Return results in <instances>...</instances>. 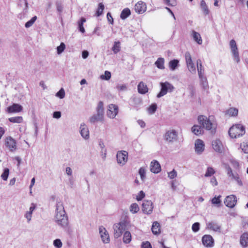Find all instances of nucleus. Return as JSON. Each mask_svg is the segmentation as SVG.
<instances>
[{
    "instance_id": "1",
    "label": "nucleus",
    "mask_w": 248,
    "mask_h": 248,
    "mask_svg": "<svg viewBox=\"0 0 248 248\" xmlns=\"http://www.w3.org/2000/svg\"><path fill=\"white\" fill-rule=\"evenodd\" d=\"M55 221L57 224L62 228L68 234L72 233V230L69 224L68 218L64 208L63 203L57 201L56 205Z\"/></svg>"
},
{
    "instance_id": "2",
    "label": "nucleus",
    "mask_w": 248,
    "mask_h": 248,
    "mask_svg": "<svg viewBox=\"0 0 248 248\" xmlns=\"http://www.w3.org/2000/svg\"><path fill=\"white\" fill-rule=\"evenodd\" d=\"M199 123L202 125V128L207 130H211L212 133L215 132L216 128V124L214 122L213 116H210L208 118L204 115L198 116Z\"/></svg>"
},
{
    "instance_id": "3",
    "label": "nucleus",
    "mask_w": 248,
    "mask_h": 248,
    "mask_svg": "<svg viewBox=\"0 0 248 248\" xmlns=\"http://www.w3.org/2000/svg\"><path fill=\"white\" fill-rule=\"evenodd\" d=\"M246 132L245 127L241 124L233 125L229 130V134L232 138H238L243 136Z\"/></svg>"
},
{
    "instance_id": "4",
    "label": "nucleus",
    "mask_w": 248,
    "mask_h": 248,
    "mask_svg": "<svg viewBox=\"0 0 248 248\" xmlns=\"http://www.w3.org/2000/svg\"><path fill=\"white\" fill-rule=\"evenodd\" d=\"M96 114H93L89 119V122L91 124H94L96 122L104 121V107L103 103L100 101L96 108Z\"/></svg>"
},
{
    "instance_id": "5",
    "label": "nucleus",
    "mask_w": 248,
    "mask_h": 248,
    "mask_svg": "<svg viewBox=\"0 0 248 248\" xmlns=\"http://www.w3.org/2000/svg\"><path fill=\"white\" fill-rule=\"evenodd\" d=\"M128 222L123 220L118 223L113 225L114 236L115 238H118L122 235L124 231L127 229Z\"/></svg>"
},
{
    "instance_id": "6",
    "label": "nucleus",
    "mask_w": 248,
    "mask_h": 248,
    "mask_svg": "<svg viewBox=\"0 0 248 248\" xmlns=\"http://www.w3.org/2000/svg\"><path fill=\"white\" fill-rule=\"evenodd\" d=\"M226 169L229 177H230L232 181H234L238 186H243V183L242 181L240 172H233L232 168L229 166H227L226 167Z\"/></svg>"
},
{
    "instance_id": "7",
    "label": "nucleus",
    "mask_w": 248,
    "mask_h": 248,
    "mask_svg": "<svg viewBox=\"0 0 248 248\" xmlns=\"http://www.w3.org/2000/svg\"><path fill=\"white\" fill-rule=\"evenodd\" d=\"M161 91L157 94V97L160 98L164 95H166L168 92L171 93L174 89V86L168 82H161Z\"/></svg>"
},
{
    "instance_id": "8",
    "label": "nucleus",
    "mask_w": 248,
    "mask_h": 248,
    "mask_svg": "<svg viewBox=\"0 0 248 248\" xmlns=\"http://www.w3.org/2000/svg\"><path fill=\"white\" fill-rule=\"evenodd\" d=\"M164 140L169 143H173L178 140V133L174 129H170L166 132L164 135Z\"/></svg>"
},
{
    "instance_id": "9",
    "label": "nucleus",
    "mask_w": 248,
    "mask_h": 248,
    "mask_svg": "<svg viewBox=\"0 0 248 248\" xmlns=\"http://www.w3.org/2000/svg\"><path fill=\"white\" fill-rule=\"evenodd\" d=\"M117 163L123 166L125 164L128 160V153L125 151H119L116 155Z\"/></svg>"
},
{
    "instance_id": "10",
    "label": "nucleus",
    "mask_w": 248,
    "mask_h": 248,
    "mask_svg": "<svg viewBox=\"0 0 248 248\" xmlns=\"http://www.w3.org/2000/svg\"><path fill=\"white\" fill-rule=\"evenodd\" d=\"M230 46L234 61L237 63L239 62H240L239 53L236 43L234 40L232 39L231 40L230 42Z\"/></svg>"
},
{
    "instance_id": "11",
    "label": "nucleus",
    "mask_w": 248,
    "mask_h": 248,
    "mask_svg": "<svg viewBox=\"0 0 248 248\" xmlns=\"http://www.w3.org/2000/svg\"><path fill=\"white\" fill-rule=\"evenodd\" d=\"M118 113V107L114 104H110L108 106V108L107 112L108 117L110 118H114Z\"/></svg>"
},
{
    "instance_id": "12",
    "label": "nucleus",
    "mask_w": 248,
    "mask_h": 248,
    "mask_svg": "<svg viewBox=\"0 0 248 248\" xmlns=\"http://www.w3.org/2000/svg\"><path fill=\"white\" fill-rule=\"evenodd\" d=\"M153 209V204L151 201H144L142 204L143 212L147 214H151Z\"/></svg>"
},
{
    "instance_id": "13",
    "label": "nucleus",
    "mask_w": 248,
    "mask_h": 248,
    "mask_svg": "<svg viewBox=\"0 0 248 248\" xmlns=\"http://www.w3.org/2000/svg\"><path fill=\"white\" fill-rule=\"evenodd\" d=\"M99 231L102 242L106 244L108 243L110 241L109 236L106 229L104 227L100 226Z\"/></svg>"
},
{
    "instance_id": "14",
    "label": "nucleus",
    "mask_w": 248,
    "mask_h": 248,
    "mask_svg": "<svg viewBox=\"0 0 248 248\" xmlns=\"http://www.w3.org/2000/svg\"><path fill=\"white\" fill-rule=\"evenodd\" d=\"M236 197L234 195H231L226 197L224 201V204L228 207L232 208L236 204Z\"/></svg>"
},
{
    "instance_id": "15",
    "label": "nucleus",
    "mask_w": 248,
    "mask_h": 248,
    "mask_svg": "<svg viewBox=\"0 0 248 248\" xmlns=\"http://www.w3.org/2000/svg\"><path fill=\"white\" fill-rule=\"evenodd\" d=\"M206 229L213 231L216 232H220L221 227L219 224L215 221L207 222L206 223Z\"/></svg>"
},
{
    "instance_id": "16",
    "label": "nucleus",
    "mask_w": 248,
    "mask_h": 248,
    "mask_svg": "<svg viewBox=\"0 0 248 248\" xmlns=\"http://www.w3.org/2000/svg\"><path fill=\"white\" fill-rule=\"evenodd\" d=\"M19 5L21 7H23V12L18 15V17L22 19L24 18L28 12V3L27 0H20Z\"/></svg>"
},
{
    "instance_id": "17",
    "label": "nucleus",
    "mask_w": 248,
    "mask_h": 248,
    "mask_svg": "<svg viewBox=\"0 0 248 248\" xmlns=\"http://www.w3.org/2000/svg\"><path fill=\"white\" fill-rule=\"evenodd\" d=\"M135 12L139 14L144 13L147 9L146 4L142 1H138L135 5Z\"/></svg>"
},
{
    "instance_id": "18",
    "label": "nucleus",
    "mask_w": 248,
    "mask_h": 248,
    "mask_svg": "<svg viewBox=\"0 0 248 248\" xmlns=\"http://www.w3.org/2000/svg\"><path fill=\"white\" fill-rule=\"evenodd\" d=\"M204 144L203 141L200 139L196 140L195 143V149L197 154H201L204 150Z\"/></svg>"
},
{
    "instance_id": "19",
    "label": "nucleus",
    "mask_w": 248,
    "mask_h": 248,
    "mask_svg": "<svg viewBox=\"0 0 248 248\" xmlns=\"http://www.w3.org/2000/svg\"><path fill=\"white\" fill-rule=\"evenodd\" d=\"M79 132L81 136L85 140L89 138V131L85 123L81 124L79 127Z\"/></svg>"
},
{
    "instance_id": "20",
    "label": "nucleus",
    "mask_w": 248,
    "mask_h": 248,
    "mask_svg": "<svg viewBox=\"0 0 248 248\" xmlns=\"http://www.w3.org/2000/svg\"><path fill=\"white\" fill-rule=\"evenodd\" d=\"M8 113H18L22 111L23 107L18 104H13L7 108Z\"/></svg>"
},
{
    "instance_id": "21",
    "label": "nucleus",
    "mask_w": 248,
    "mask_h": 248,
    "mask_svg": "<svg viewBox=\"0 0 248 248\" xmlns=\"http://www.w3.org/2000/svg\"><path fill=\"white\" fill-rule=\"evenodd\" d=\"M203 244L206 247H212L214 245V239L210 235H204L202 238Z\"/></svg>"
},
{
    "instance_id": "22",
    "label": "nucleus",
    "mask_w": 248,
    "mask_h": 248,
    "mask_svg": "<svg viewBox=\"0 0 248 248\" xmlns=\"http://www.w3.org/2000/svg\"><path fill=\"white\" fill-rule=\"evenodd\" d=\"M212 147L214 150L218 153H222L224 148L221 141L219 140H216L212 141Z\"/></svg>"
},
{
    "instance_id": "23",
    "label": "nucleus",
    "mask_w": 248,
    "mask_h": 248,
    "mask_svg": "<svg viewBox=\"0 0 248 248\" xmlns=\"http://www.w3.org/2000/svg\"><path fill=\"white\" fill-rule=\"evenodd\" d=\"M150 170L154 173H158L161 171V167L158 161L153 160L151 162Z\"/></svg>"
},
{
    "instance_id": "24",
    "label": "nucleus",
    "mask_w": 248,
    "mask_h": 248,
    "mask_svg": "<svg viewBox=\"0 0 248 248\" xmlns=\"http://www.w3.org/2000/svg\"><path fill=\"white\" fill-rule=\"evenodd\" d=\"M6 146L9 149V150L13 152L16 149V141L11 137L7 138L5 141Z\"/></svg>"
},
{
    "instance_id": "25",
    "label": "nucleus",
    "mask_w": 248,
    "mask_h": 248,
    "mask_svg": "<svg viewBox=\"0 0 248 248\" xmlns=\"http://www.w3.org/2000/svg\"><path fill=\"white\" fill-rule=\"evenodd\" d=\"M138 91L139 93L144 94L148 92V88L145 83L140 81L138 85Z\"/></svg>"
},
{
    "instance_id": "26",
    "label": "nucleus",
    "mask_w": 248,
    "mask_h": 248,
    "mask_svg": "<svg viewBox=\"0 0 248 248\" xmlns=\"http://www.w3.org/2000/svg\"><path fill=\"white\" fill-rule=\"evenodd\" d=\"M230 162L235 170L234 172H240L241 165L239 161L235 159L232 158L230 159Z\"/></svg>"
},
{
    "instance_id": "27",
    "label": "nucleus",
    "mask_w": 248,
    "mask_h": 248,
    "mask_svg": "<svg viewBox=\"0 0 248 248\" xmlns=\"http://www.w3.org/2000/svg\"><path fill=\"white\" fill-rule=\"evenodd\" d=\"M152 232L155 235H157L160 232V226L159 223L157 221L153 222L152 227Z\"/></svg>"
},
{
    "instance_id": "28",
    "label": "nucleus",
    "mask_w": 248,
    "mask_h": 248,
    "mask_svg": "<svg viewBox=\"0 0 248 248\" xmlns=\"http://www.w3.org/2000/svg\"><path fill=\"white\" fill-rule=\"evenodd\" d=\"M191 35L195 42H196L199 45L202 44V39L199 33L195 31H192Z\"/></svg>"
},
{
    "instance_id": "29",
    "label": "nucleus",
    "mask_w": 248,
    "mask_h": 248,
    "mask_svg": "<svg viewBox=\"0 0 248 248\" xmlns=\"http://www.w3.org/2000/svg\"><path fill=\"white\" fill-rule=\"evenodd\" d=\"M238 110L235 108H231L227 109L225 112V115H228L229 116L236 117L237 116Z\"/></svg>"
},
{
    "instance_id": "30",
    "label": "nucleus",
    "mask_w": 248,
    "mask_h": 248,
    "mask_svg": "<svg viewBox=\"0 0 248 248\" xmlns=\"http://www.w3.org/2000/svg\"><path fill=\"white\" fill-rule=\"evenodd\" d=\"M240 244L243 247H247L248 245V233H244L240 238Z\"/></svg>"
},
{
    "instance_id": "31",
    "label": "nucleus",
    "mask_w": 248,
    "mask_h": 248,
    "mask_svg": "<svg viewBox=\"0 0 248 248\" xmlns=\"http://www.w3.org/2000/svg\"><path fill=\"white\" fill-rule=\"evenodd\" d=\"M200 79L201 85L204 89H207L208 87V84L206 77L204 75L199 76Z\"/></svg>"
},
{
    "instance_id": "32",
    "label": "nucleus",
    "mask_w": 248,
    "mask_h": 248,
    "mask_svg": "<svg viewBox=\"0 0 248 248\" xmlns=\"http://www.w3.org/2000/svg\"><path fill=\"white\" fill-rule=\"evenodd\" d=\"M131 234L129 231L124 232L123 241L124 244H129L131 241Z\"/></svg>"
},
{
    "instance_id": "33",
    "label": "nucleus",
    "mask_w": 248,
    "mask_h": 248,
    "mask_svg": "<svg viewBox=\"0 0 248 248\" xmlns=\"http://www.w3.org/2000/svg\"><path fill=\"white\" fill-rule=\"evenodd\" d=\"M131 100L135 107H138L142 104V100L140 97L133 96Z\"/></svg>"
},
{
    "instance_id": "34",
    "label": "nucleus",
    "mask_w": 248,
    "mask_h": 248,
    "mask_svg": "<svg viewBox=\"0 0 248 248\" xmlns=\"http://www.w3.org/2000/svg\"><path fill=\"white\" fill-rule=\"evenodd\" d=\"M192 132L196 135H200L203 133L202 128L201 126L194 125L191 128Z\"/></svg>"
},
{
    "instance_id": "35",
    "label": "nucleus",
    "mask_w": 248,
    "mask_h": 248,
    "mask_svg": "<svg viewBox=\"0 0 248 248\" xmlns=\"http://www.w3.org/2000/svg\"><path fill=\"white\" fill-rule=\"evenodd\" d=\"M131 14V11L128 8H124L121 12L120 17L122 19H125Z\"/></svg>"
},
{
    "instance_id": "36",
    "label": "nucleus",
    "mask_w": 248,
    "mask_h": 248,
    "mask_svg": "<svg viewBox=\"0 0 248 248\" xmlns=\"http://www.w3.org/2000/svg\"><path fill=\"white\" fill-rule=\"evenodd\" d=\"M155 65L156 67L160 69H164V59L162 58H159L155 62Z\"/></svg>"
},
{
    "instance_id": "37",
    "label": "nucleus",
    "mask_w": 248,
    "mask_h": 248,
    "mask_svg": "<svg viewBox=\"0 0 248 248\" xmlns=\"http://www.w3.org/2000/svg\"><path fill=\"white\" fill-rule=\"evenodd\" d=\"M8 120L10 122L13 123L19 124V123H21L23 122V119L22 117H21V116H16V117L9 118L8 119Z\"/></svg>"
},
{
    "instance_id": "38",
    "label": "nucleus",
    "mask_w": 248,
    "mask_h": 248,
    "mask_svg": "<svg viewBox=\"0 0 248 248\" xmlns=\"http://www.w3.org/2000/svg\"><path fill=\"white\" fill-rule=\"evenodd\" d=\"M179 61L178 60H173L169 62V67L171 70H174L178 66Z\"/></svg>"
},
{
    "instance_id": "39",
    "label": "nucleus",
    "mask_w": 248,
    "mask_h": 248,
    "mask_svg": "<svg viewBox=\"0 0 248 248\" xmlns=\"http://www.w3.org/2000/svg\"><path fill=\"white\" fill-rule=\"evenodd\" d=\"M86 22V19L84 17H82L80 21L78 22V26L79 30L82 33H84L85 30L83 27V24Z\"/></svg>"
},
{
    "instance_id": "40",
    "label": "nucleus",
    "mask_w": 248,
    "mask_h": 248,
    "mask_svg": "<svg viewBox=\"0 0 248 248\" xmlns=\"http://www.w3.org/2000/svg\"><path fill=\"white\" fill-rule=\"evenodd\" d=\"M120 42H115L114 43L113 46L112 47V50L113 51L114 54H117L118 52H119L120 51Z\"/></svg>"
},
{
    "instance_id": "41",
    "label": "nucleus",
    "mask_w": 248,
    "mask_h": 248,
    "mask_svg": "<svg viewBox=\"0 0 248 248\" xmlns=\"http://www.w3.org/2000/svg\"><path fill=\"white\" fill-rule=\"evenodd\" d=\"M201 7L204 13V14L206 15H208L209 13V11L208 10V7L206 4V2L204 0H202L201 1Z\"/></svg>"
},
{
    "instance_id": "42",
    "label": "nucleus",
    "mask_w": 248,
    "mask_h": 248,
    "mask_svg": "<svg viewBox=\"0 0 248 248\" xmlns=\"http://www.w3.org/2000/svg\"><path fill=\"white\" fill-rule=\"evenodd\" d=\"M215 172V170L212 167H209L207 169L204 176L206 177H210L214 174Z\"/></svg>"
},
{
    "instance_id": "43",
    "label": "nucleus",
    "mask_w": 248,
    "mask_h": 248,
    "mask_svg": "<svg viewBox=\"0 0 248 248\" xmlns=\"http://www.w3.org/2000/svg\"><path fill=\"white\" fill-rule=\"evenodd\" d=\"M240 147L244 153L248 154V140L241 143Z\"/></svg>"
},
{
    "instance_id": "44",
    "label": "nucleus",
    "mask_w": 248,
    "mask_h": 248,
    "mask_svg": "<svg viewBox=\"0 0 248 248\" xmlns=\"http://www.w3.org/2000/svg\"><path fill=\"white\" fill-rule=\"evenodd\" d=\"M139 173L142 181H144L146 179V170L144 168H140L139 170Z\"/></svg>"
},
{
    "instance_id": "45",
    "label": "nucleus",
    "mask_w": 248,
    "mask_h": 248,
    "mask_svg": "<svg viewBox=\"0 0 248 248\" xmlns=\"http://www.w3.org/2000/svg\"><path fill=\"white\" fill-rule=\"evenodd\" d=\"M37 18V17L36 16H34L33 17H32L31 20H30L29 21H28L26 23V24L25 25V27L26 28H29L31 27V26H32V25L34 24L35 21L36 20Z\"/></svg>"
},
{
    "instance_id": "46",
    "label": "nucleus",
    "mask_w": 248,
    "mask_h": 248,
    "mask_svg": "<svg viewBox=\"0 0 248 248\" xmlns=\"http://www.w3.org/2000/svg\"><path fill=\"white\" fill-rule=\"evenodd\" d=\"M104 9V5L102 3H99L98 4V7L97 9V10L96 13V16H101L102 13Z\"/></svg>"
},
{
    "instance_id": "47",
    "label": "nucleus",
    "mask_w": 248,
    "mask_h": 248,
    "mask_svg": "<svg viewBox=\"0 0 248 248\" xmlns=\"http://www.w3.org/2000/svg\"><path fill=\"white\" fill-rule=\"evenodd\" d=\"M139 210V207L138 205L136 203H132L130 207V211L132 213H137Z\"/></svg>"
},
{
    "instance_id": "48",
    "label": "nucleus",
    "mask_w": 248,
    "mask_h": 248,
    "mask_svg": "<svg viewBox=\"0 0 248 248\" xmlns=\"http://www.w3.org/2000/svg\"><path fill=\"white\" fill-rule=\"evenodd\" d=\"M9 174V170L8 168H5L3 173L1 175V177L4 181H6L8 179Z\"/></svg>"
},
{
    "instance_id": "49",
    "label": "nucleus",
    "mask_w": 248,
    "mask_h": 248,
    "mask_svg": "<svg viewBox=\"0 0 248 248\" xmlns=\"http://www.w3.org/2000/svg\"><path fill=\"white\" fill-rule=\"evenodd\" d=\"M221 196H218V197H215L211 200V202L213 204L217 205L218 207L220 206L221 203V200L220 198Z\"/></svg>"
},
{
    "instance_id": "50",
    "label": "nucleus",
    "mask_w": 248,
    "mask_h": 248,
    "mask_svg": "<svg viewBox=\"0 0 248 248\" xmlns=\"http://www.w3.org/2000/svg\"><path fill=\"white\" fill-rule=\"evenodd\" d=\"M187 68L189 71L192 74H195L196 73V67L194 63H192L187 65Z\"/></svg>"
},
{
    "instance_id": "51",
    "label": "nucleus",
    "mask_w": 248,
    "mask_h": 248,
    "mask_svg": "<svg viewBox=\"0 0 248 248\" xmlns=\"http://www.w3.org/2000/svg\"><path fill=\"white\" fill-rule=\"evenodd\" d=\"M185 59L186 65L193 63L192 58L189 52H186L185 54Z\"/></svg>"
},
{
    "instance_id": "52",
    "label": "nucleus",
    "mask_w": 248,
    "mask_h": 248,
    "mask_svg": "<svg viewBox=\"0 0 248 248\" xmlns=\"http://www.w3.org/2000/svg\"><path fill=\"white\" fill-rule=\"evenodd\" d=\"M157 109V105L156 104H152L148 108L149 113L151 114H154Z\"/></svg>"
},
{
    "instance_id": "53",
    "label": "nucleus",
    "mask_w": 248,
    "mask_h": 248,
    "mask_svg": "<svg viewBox=\"0 0 248 248\" xmlns=\"http://www.w3.org/2000/svg\"><path fill=\"white\" fill-rule=\"evenodd\" d=\"M65 45L64 43H61L60 45L57 47V53L58 54H61L65 49Z\"/></svg>"
},
{
    "instance_id": "54",
    "label": "nucleus",
    "mask_w": 248,
    "mask_h": 248,
    "mask_svg": "<svg viewBox=\"0 0 248 248\" xmlns=\"http://www.w3.org/2000/svg\"><path fill=\"white\" fill-rule=\"evenodd\" d=\"M197 69L199 76L204 75V69L202 65H197Z\"/></svg>"
},
{
    "instance_id": "55",
    "label": "nucleus",
    "mask_w": 248,
    "mask_h": 248,
    "mask_svg": "<svg viewBox=\"0 0 248 248\" xmlns=\"http://www.w3.org/2000/svg\"><path fill=\"white\" fill-rule=\"evenodd\" d=\"M53 245L57 248H61L62 243L60 239H56L53 241Z\"/></svg>"
},
{
    "instance_id": "56",
    "label": "nucleus",
    "mask_w": 248,
    "mask_h": 248,
    "mask_svg": "<svg viewBox=\"0 0 248 248\" xmlns=\"http://www.w3.org/2000/svg\"><path fill=\"white\" fill-rule=\"evenodd\" d=\"M111 78V73L110 72L108 71H106L105 72L104 75L101 76V78L102 79H106V80H108Z\"/></svg>"
},
{
    "instance_id": "57",
    "label": "nucleus",
    "mask_w": 248,
    "mask_h": 248,
    "mask_svg": "<svg viewBox=\"0 0 248 248\" xmlns=\"http://www.w3.org/2000/svg\"><path fill=\"white\" fill-rule=\"evenodd\" d=\"M56 96L59 97L61 99H62L65 96V91L63 88L60 89V90L56 93Z\"/></svg>"
},
{
    "instance_id": "58",
    "label": "nucleus",
    "mask_w": 248,
    "mask_h": 248,
    "mask_svg": "<svg viewBox=\"0 0 248 248\" xmlns=\"http://www.w3.org/2000/svg\"><path fill=\"white\" fill-rule=\"evenodd\" d=\"M166 4L168 6H174L176 4L175 0H164Z\"/></svg>"
},
{
    "instance_id": "59",
    "label": "nucleus",
    "mask_w": 248,
    "mask_h": 248,
    "mask_svg": "<svg viewBox=\"0 0 248 248\" xmlns=\"http://www.w3.org/2000/svg\"><path fill=\"white\" fill-rule=\"evenodd\" d=\"M200 223L195 222L192 226V230L194 232H197L200 229Z\"/></svg>"
},
{
    "instance_id": "60",
    "label": "nucleus",
    "mask_w": 248,
    "mask_h": 248,
    "mask_svg": "<svg viewBox=\"0 0 248 248\" xmlns=\"http://www.w3.org/2000/svg\"><path fill=\"white\" fill-rule=\"evenodd\" d=\"M116 88L119 91H125L127 90V87L125 84H118L116 86Z\"/></svg>"
},
{
    "instance_id": "61",
    "label": "nucleus",
    "mask_w": 248,
    "mask_h": 248,
    "mask_svg": "<svg viewBox=\"0 0 248 248\" xmlns=\"http://www.w3.org/2000/svg\"><path fill=\"white\" fill-rule=\"evenodd\" d=\"M177 176V172L174 170L168 173V177L170 179H173Z\"/></svg>"
},
{
    "instance_id": "62",
    "label": "nucleus",
    "mask_w": 248,
    "mask_h": 248,
    "mask_svg": "<svg viewBox=\"0 0 248 248\" xmlns=\"http://www.w3.org/2000/svg\"><path fill=\"white\" fill-rule=\"evenodd\" d=\"M144 197H145V193H144V192L143 191H140L138 193V195L137 196L136 199L138 201H141L142 199L144 198Z\"/></svg>"
},
{
    "instance_id": "63",
    "label": "nucleus",
    "mask_w": 248,
    "mask_h": 248,
    "mask_svg": "<svg viewBox=\"0 0 248 248\" xmlns=\"http://www.w3.org/2000/svg\"><path fill=\"white\" fill-rule=\"evenodd\" d=\"M25 217L27 218L28 222H29L31 219L32 213L27 211L25 215Z\"/></svg>"
},
{
    "instance_id": "64",
    "label": "nucleus",
    "mask_w": 248,
    "mask_h": 248,
    "mask_svg": "<svg viewBox=\"0 0 248 248\" xmlns=\"http://www.w3.org/2000/svg\"><path fill=\"white\" fill-rule=\"evenodd\" d=\"M142 248H152V246L149 242L146 241L142 243Z\"/></svg>"
}]
</instances>
